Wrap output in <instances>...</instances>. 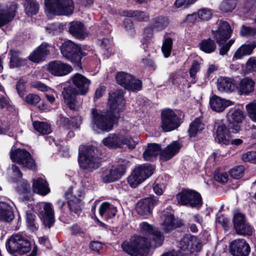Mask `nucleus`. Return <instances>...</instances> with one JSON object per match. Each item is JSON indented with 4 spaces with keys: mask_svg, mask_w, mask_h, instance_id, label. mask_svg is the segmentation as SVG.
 Wrapping results in <instances>:
<instances>
[{
    "mask_svg": "<svg viewBox=\"0 0 256 256\" xmlns=\"http://www.w3.org/2000/svg\"><path fill=\"white\" fill-rule=\"evenodd\" d=\"M234 104L230 100L222 98L216 95H213L210 100V106L211 109L216 112H222L226 108Z\"/></svg>",
    "mask_w": 256,
    "mask_h": 256,
    "instance_id": "27",
    "label": "nucleus"
},
{
    "mask_svg": "<svg viewBox=\"0 0 256 256\" xmlns=\"http://www.w3.org/2000/svg\"><path fill=\"white\" fill-rule=\"evenodd\" d=\"M61 120L62 122V126L66 130H69L71 128L76 127L77 123L66 117H61Z\"/></svg>",
    "mask_w": 256,
    "mask_h": 256,
    "instance_id": "64",
    "label": "nucleus"
},
{
    "mask_svg": "<svg viewBox=\"0 0 256 256\" xmlns=\"http://www.w3.org/2000/svg\"><path fill=\"white\" fill-rule=\"evenodd\" d=\"M16 190L20 195H22L21 198L22 202H31L34 200L30 185L27 180L22 179L17 186Z\"/></svg>",
    "mask_w": 256,
    "mask_h": 256,
    "instance_id": "28",
    "label": "nucleus"
},
{
    "mask_svg": "<svg viewBox=\"0 0 256 256\" xmlns=\"http://www.w3.org/2000/svg\"><path fill=\"white\" fill-rule=\"evenodd\" d=\"M16 10H0V28L11 22L16 16Z\"/></svg>",
    "mask_w": 256,
    "mask_h": 256,
    "instance_id": "42",
    "label": "nucleus"
},
{
    "mask_svg": "<svg viewBox=\"0 0 256 256\" xmlns=\"http://www.w3.org/2000/svg\"><path fill=\"white\" fill-rule=\"evenodd\" d=\"M26 221L27 227L32 232L37 231L39 228L38 220L36 214L30 210L26 212Z\"/></svg>",
    "mask_w": 256,
    "mask_h": 256,
    "instance_id": "40",
    "label": "nucleus"
},
{
    "mask_svg": "<svg viewBox=\"0 0 256 256\" xmlns=\"http://www.w3.org/2000/svg\"><path fill=\"white\" fill-rule=\"evenodd\" d=\"M250 250L248 243L244 238L233 240L229 245L230 253L232 256H248Z\"/></svg>",
    "mask_w": 256,
    "mask_h": 256,
    "instance_id": "16",
    "label": "nucleus"
},
{
    "mask_svg": "<svg viewBox=\"0 0 256 256\" xmlns=\"http://www.w3.org/2000/svg\"><path fill=\"white\" fill-rule=\"evenodd\" d=\"M122 250L131 256H146L151 247L148 238L136 234L130 238V242L124 241L121 244Z\"/></svg>",
    "mask_w": 256,
    "mask_h": 256,
    "instance_id": "5",
    "label": "nucleus"
},
{
    "mask_svg": "<svg viewBox=\"0 0 256 256\" xmlns=\"http://www.w3.org/2000/svg\"><path fill=\"white\" fill-rule=\"evenodd\" d=\"M235 80L227 77H221L218 80V88L221 92H232L234 90Z\"/></svg>",
    "mask_w": 256,
    "mask_h": 256,
    "instance_id": "36",
    "label": "nucleus"
},
{
    "mask_svg": "<svg viewBox=\"0 0 256 256\" xmlns=\"http://www.w3.org/2000/svg\"><path fill=\"white\" fill-rule=\"evenodd\" d=\"M198 18L200 20L207 21L210 20L212 16V14L210 9L208 8H202L199 9L197 12Z\"/></svg>",
    "mask_w": 256,
    "mask_h": 256,
    "instance_id": "56",
    "label": "nucleus"
},
{
    "mask_svg": "<svg viewBox=\"0 0 256 256\" xmlns=\"http://www.w3.org/2000/svg\"><path fill=\"white\" fill-rule=\"evenodd\" d=\"M190 201L188 206L192 208L200 209L203 204L202 198L200 193L195 190H194L192 196H190Z\"/></svg>",
    "mask_w": 256,
    "mask_h": 256,
    "instance_id": "46",
    "label": "nucleus"
},
{
    "mask_svg": "<svg viewBox=\"0 0 256 256\" xmlns=\"http://www.w3.org/2000/svg\"><path fill=\"white\" fill-rule=\"evenodd\" d=\"M256 82L250 77H245L239 82L237 90L241 95L248 96L254 91Z\"/></svg>",
    "mask_w": 256,
    "mask_h": 256,
    "instance_id": "30",
    "label": "nucleus"
},
{
    "mask_svg": "<svg viewBox=\"0 0 256 256\" xmlns=\"http://www.w3.org/2000/svg\"><path fill=\"white\" fill-rule=\"evenodd\" d=\"M256 48V42L253 41L252 43L242 44L238 48L235 52L233 58L236 60L241 59L243 56L250 55Z\"/></svg>",
    "mask_w": 256,
    "mask_h": 256,
    "instance_id": "34",
    "label": "nucleus"
},
{
    "mask_svg": "<svg viewBox=\"0 0 256 256\" xmlns=\"http://www.w3.org/2000/svg\"><path fill=\"white\" fill-rule=\"evenodd\" d=\"M238 0H223L220 5V10L223 12H232L236 8Z\"/></svg>",
    "mask_w": 256,
    "mask_h": 256,
    "instance_id": "49",
    "label": "nucleus"
},
{
    "mask_svg": "<svg viewBox=\"0 0 256 256\" xmlns=\"http://www.w3.org/2000/svg\"><path fill=\"white\" fill-rule=\"evenodd\" d=\"M154 166L150 164H144L136 166L132 171L140 178H143L144 182L154 174Z\"/></svg>",
    "mask_w": 256,
    "mask_h": 256,
    "instance_id": "32",
    "label": "nucleus"
},
{
    "mask_svg": "<svg viewBox=\"0 0 256 256\" xmlns=\"http://www.w3.org/2000/svg\"><path fill=\"white\" fill-rule=\"evenodd\" d=\"M161 127L164 132L172 131L180 126L182 122L180 116L170 109L163 110L161 114Z\"/></svg>",
    "mask_w": 256,
    "mask_h": 256,
    "instance_id": "13",
    "label": "nucleus"
},
{
    "mask_svg": "<svg viewBox=\"0 0 256 256\" xmlns=\"http://www.w3.org/2000/svg\"><path fill=\"white\" fill-rule=\"evenodd\" d=\"M80 95L77 89L73 86H68L64 88L62 96L64 102L70 110H74L76 100V96Z\"/></svg>",
    "mask_w": 256,
    "mask_h": 256,
    "instance_id": "24",
    "label": "nucleus"
},
{
    "mask_svg": "<svg viewBox=\"0 0 256 256\" xmlns=\"http://www.w3.org/2000/svg\"><path fill=\"white\" fill-rule=\"evenodd\" d=\"M14 218L12 208L5 202H0V220L10 222Z\"/></svg>",
    "mask_w": 256,
    "mask_h": 256,
    "instance_id": "33",
    "label": "nucleus"
},
{
    "mask_svg": "<svg viewBox=\"0 0 256 256\" xmlns=\"http://www.w3.org/2000/svg\"><path fill=\"white\" fill-rule=\"evenodd\" d=\"M182 146L178 140L172 141L163 149L160 144H148L143 153V157L146 160L154 161L159 155L162 161L167 162L179 152Z\"/></svg>",
    "mask_w": 256,
    "mask_h": 256,
    "instance_id": "2",
    "label": "nucleus"
},
{
    "mask_svg": "<svg viewBox=\"0 0 256 256\" xmlns=\"http://www.w3.org/2000/svg\"><path fill=\"white\" fill-rule=\"evenodd\" d=\"M232 222L234 230L237 234L243 236L252 235V228L246 222L244 214L240 212L235 213L233 216Z\"/></svg>",
    "mask_w": 256,
    "mask_h": 256,
    "instance_id": "14",
    "label": "nucleus"
},
{
    "mask_svg": "<svg viewBox=\"0 0 256 256\" xmlns=\"http://www.w3.org/2000/svg\"><path fill=\"white\" fill-rule=\"evenodd\" d=\"M244 170L243 166H237L230 170L229 174L232 178L238 180L244 176Z\"/></svg>",
    "mask_w": 256,
    "mask_h": 256,
    "instance_id": "52",
    "label": "nucleus"
},
{
    "mask_svg": "<svg viewBox=\"0 0 256 256\" xmlns=\"http://www.w3.org/2000/svg\"><path fill=\"white\" fill-rule=\"evenodd\" d=\"M48 70L54 76H63L70 73L73 68L68 64L60 60H55L48 63Z\"/></svg>",
    "mask_w": 256,
    "mask_h": 256,
    "instance_id": "18",
    "label": "nucleus"
},
{
    "mask_svg": "<svg viewBox=\"0 0 256 256\" xmlns=\"http://www.w3.org/2000/svg\"><path fill=\"white\" fill-rule=\"evenodd\" d=\"M158 201L152 198L142 199L136 204V210L141 216L150 214L152 212L154 206L157 204Z\"/></svg>",
    "mask_w": 256,
    "mask_h": 256,
    "instance_id": "23",
    "label": "nucleus"
},
{
    "mask_svg": "<svg viewBox=\"0 0 256 256\" xmlns=\"http://www.w3.org/2000/svg\"><path fill=\"white\" fill-rule=\"evenodd\" d=\"M60 49L62 56L72 63L76 70H83L82 60L87 56V53L83 51L80 44L68 40L62 44Z\"/></svg>",
    "mask_w": 256,
    "mask_h": 256,
    "instance_id": "4",
    "label": "nucleus"
},
{
    "mask_svg": "<svg viewBox=\"0 0 256 256\" xmlns=\"http://www.w3.org/2000/svg\"><path fill=\"white\" fill-rule=\"evenodd\" d=\"M142 83L141 80L136 79L132 76V80H130L128 81L124 88L133 92H137L142 90Z\"/></svg>",
    "mask_w": 256,
    "mask_h": 256,
    "instance_id": "47",
    "label": "nucleus"
},
{
    "mask_svg": "<svg viewBox=\"0 0 256 256\" xmlns=\"http://www.w3.org/2000/svg\"><path fill=\"white\" fill-rule=\"evenodd\" d=\"M179 244L181 250L186 255L199 252L200 250V246L196 242V238L191 234L184 236Z\"/></svg>",
    "mask_w": 256,
    "mask_h": 256,
    "instance_id": "15",
    "label": "nucleus"
},
{
    "mask_svg": "<svg viewBox=\"0 0 256 256\" xmlns=\"http://www.w3.org/2000/svg\"><path fill=\"white\" fill-rule=\"evenodd\" d=\"M132 75L124 72H118L116 76V82L124 88L128 81L132 80Z\"/></svg>",
    "mask_w": 256,
    "mask_h": 256,
    "instance_id": "51",
    "label": "nucleus"
},
{
    "mask_svg": "<svg viewBox=\"0 0 256 256\" xmlns=\"http://www.w3.org/2000/svg\"><path fill=\"white\" fill-rule=\"evenodd\" d=\"M198 0H176L174 6L176 8L186 10L189 8L192 4H194Z\"/></svg>",
    "mask_w": 256,
    "mask_h": 256,
    "instance_id": "55",
    "label": "nucleus"
},
{
    "mask_svg": "<svg viewBox=\"0 0 256 256\" xmlns=\"http://www.w3.org/2000/svg\"><path fill=\"white\" fill-rule=\"evenodd\" d=\"M49 13L53 15L70 16L74 12L73 0H44Z\"/></svg>",
    "mask_w": 256,
    "mask_h": 256,
    "instance_id": "8",
    "label": "nucleus"
},
{
    "mask_svg": "<svg viewBox=\"0 0 256 256\" xmlns=\"http://www.w3.org/2000/svg\"><path fill=\"white\" fill-rule=\"evenodd\" d=\"M246 108L249 117L254 122H256V104L252 102L248 104Z\"/></svg>",
    "mask_w": 256,
    "mask_h": 256,
    "instance_id": "61",
    "label": "nucleus"
},
{
    "mask_svg": "<svg viewBox=\"0 0 256 256\" xmlns=\"http://www.w3.org/2000/svg\"><path fill=\"white\" fill-rule=\"evenodd\" d=\"M242 161L256 164V151H248L243 154L241 156Z\"/></svg>",
    "mask_w": 256,
    "mask_h": 256,
    "instance_id": "58",
    "label": "nucleus"
},
{
    "mask_svg": "<svg viewBox=\"0 0 256 256\" xmlns=\"http://www.w3.org/2000/svg\"><path fill=\"white\" fill-rule=\"evenodd\" d=\"M6 246L10 254L22 255L30 251L32 243L22 234H12L6 240Z\"/></svg>",
    "mask_w": 256,
    "mask_h": 256,
    "instance_id": "6",
    "label": "nucleus"
},
{
    "mask_svg": "<svg viewBox=\"0 0 256 256\" xmlns=\"http://www.w3.org/2000/svg\"><path fill=\"white\" fill-rule=\"evenodd\" d=\"M44 210L40 212L38 216L44 228H50L54 224V211L51 203L45 202Z\"/></svg>",
    "mask_w": 256,
    "mask_h": 256,
    "instance_id": "19",
    "label": "nucleus"
},
{
    "mask_svg": "<svg viewBox=\"0 0 256 256\" xmlns=\"http://www.w3.org/2000/svg\"><path fill=\"white\" fill-rule=\"evenodd\" d=\"M200 70V66L199 62L196 60H194L190 69V75L192 78L191 82L192 83L195 84L196 82V74Z\"/></svg>",
    "mask_w": 256,
    "mask_h": 256,
    "instance_id": "57",
    "label": "nucleus"
},
{
    "mask_svg": "<svg viewBox=\"0 0 256 256\" xmlns=\"http://www.w3.org/2000/svg\"><path fill=\"white\" fill-rule=\"evenodd\" d=\"M173 40L172 38L168 37L164 39L162 46V51L165 58H168L172 52Z\"/></svg>",
    "mask_w": 256,
    "mask_h": 256,
    "instance_id": "50",
    "label": "nucleus"
},
{
    "mask_svg": "<svg viewBox=\"0 0 256 256\" xmlns=\"http://www.w3.org/2000/svg\"><path fill=\"white\" fill-rule=\"evenodd\" d=\"M214 38L218 44L226 42L232 36V30L229 23L226 21L221 22L216 30H212Z\"/></svg>",
    "mask_w": 256,
    "mask_h": 256,
    "instance_id": "17",
    "label": "nucleus"
},
{
    "mask_svg": "<svg viewBox=\"0 0 256 256\" xmlns=\"http://www.w3.org/2000/svg\"><path fill=\"white\" fill-rule=\"evenodd\" d=\"M126 92L122 89H116L108 92V110L113 112L116 115H120L126 109V100L124 96Z\"/></svg>",
    "mask_w": 256,
    "mask_h": 256,
    "instance_id": "10",
    "label": "nucleus"
},
{
    "mask_svg": "<svg viewBox=\"0 0 256 256\" xmlns=\"http://www.w3.org/2000/svg\"><path fill=\"white\" fill-rule=\"evenodd\" d=\"M124 25L126 30L131 36H134L136 32L132 21L129 18H126L124 21Z\"/></svg>",
    "mask_w": 256,
    "mask_h": 256,
    "instance_id": "62",
    "label": "nucleus"
},
{
    "mask_svg": "<svg viewBox=\"0 0 256 256\" xmlns=\"http://www.w3.org/2000/svg\"><path fill=\"white\" fill-rule=\"evenodd\" d=\"M10 54V67L11 68H20L24 66L27 64V60L20 58L19 55L20 53L18 50H10L9 52Z\"/></svg>",
    "mask_w": 256,
    "mask_h": 256,
    "instance_id": "37",
    "label": "nucleus"
},
{
    "mask_svg": "<svg viewBox=\"0 0 256 256\" xmlns=\"http://www.w3.org/2000/svg\"><path fill=\"white\" fill-rule=\"evenodd\" d=\"M155 248L162 246L164 242V234L158 228L150 236Z\"/></svg>",
    "mask_w": 256,
    "mask_h": 256,
    "instance_id": "48",
    "label": "nucleus"
},
{
    "mask_svg": "<svg viewBox=\"0 0 256 256\" xmlns=\"http://www.w3.org/2000/svg\"><path fill=\"white\" fill-rule=\"evenodd\" d=\"M143 178H140L138 175L135 173H134L133 171H132L131 174L127 178L128 183L132 188H136L138 185L143 182Z\"/></svg>",
    "mask_w": 256,
    "mask_h": 256,
    "instance_id": "53",
    "label": "nucleus"
},
{
    "mask_svg": "<svg viewBox=\"0 0 256 256\" xmlns=\"http://www.w3.org/2000/svg\"><path fill=\"white\" fill-rule=\"evenodd\" d=\"M26 102L31 105H36L40 100V96L36 94H29L26 96Z\"/></svg>",
    "mask_w": 256,
    "mask_h": 256,
    "instance_id": "63",
    "label": "nucleus"
},
{
    "mask_svg": "<svg viewBox=\"0 0 256 256\" xmlns=\"http://www.w3.org/2000/svg\"><path fill=\"white\" fill-rule=\"evenodd\" d=\"M194 192L193 190L189 188H183L182 191L179 192L176 195V198L178 203L184 206H188L190 203V196Z\"/></svg>",
    "mask_w": 256,
    "mask_h": 256,
    "instance_id": "41",
    "label": "nucleus"
},
{
    "mask_svg": "<svg viewBox=\"0 0 256 256\" xmlns=\"http://www.w3.org/2000/svg\"><path fill=\"white\" fill-rule=\"evenodd\" d=\"M214 136L215 140L220 144L230 145L231 133L236 134L233 130L230 122L226 120H217L214 122Z\"/></svg>",
    "mask_w": 256,
    "mask_h": 256,
    "instance_id": "7",
    "label": "nucleus"
},
{
    "mask_svg": "<svg viewBox=\"0 0 256 256\" xmlns=\"http://www.w3.org/2000/svg\"><path fill=\"white\" fill-rule=\"evenodd\" d=\"M91 127L98 134L108 132L112 130L117 124L120 118L111 110L102 111L92 108L90 112Z\"/></svg>",
    "mask_w": 256,
    "mask_h": 256,
    "instance_id": "1",
    "label": "nucleus"
},
{
    "mask_svg": "<svg viewBox=\"0 0 256 256\" xmlns=\"http://www.w3.org/2000/svg\"><path fill=\"white\" fill-rule=\"evenodd\" d=\"M122 15L124 16L134 18L138 22H147L150 18L148 13L139 10H123Z\"/></svg>",
    "mask_w": 256,
    "mask_h": 256,
    "instance_id": "38",
    "label": "nucleus"
},
{
    "mask_svg": "<svg viewBox=\"0 0 256 256\" xmlns=\"http://www.w3.org/2000/svg\"><path fill=\"white\" fill-rule=\"evenodd\" d=\"M33 192L42 196H45L50 192L47 181L40 178L34 180L32 184Z\"/></svg>",
    "mask_w": 256,
    "mask_h": 256,
    "instance_id": "31",
    "label": "nucleus"
},
{
    "mask_svg": "<svg viewBox=\"0 0 256 256\" xmlns=\"http://www.w3.org/2000/svg\"><path fill=\"white\" fill-rule=\"evenodd\" d=\"M199 46L202 51L206 54H211L216 48L214 40L210 38L202 40L199 44Z\"/></svg>",
    "mask_w": 256,
    "mask_h": 256,
    "instance_id": "43",
    "label": "nucleus"
},
{
    "mask_svg": "<svg viewBox=\"0 0 256 256\" xmlns=\"http://www.w3.org/2000/svg\"><path fill=\"white\" fill-rule=\"evenodd\" d=\"M48 44L42 43L34 50L29 56L28 59L32 62L38 63L44 60L50 51L47 48Z\"/></svg>",
    "mask_w": 256,
    "mask_h": 256,
    "instance_id": "29",
    "label": "nucleus"
},
{
    "mask_svg": "<svg viewBox=\"0 0 256 256\" xmlns=\"http://www.w3.org/2000/svg\"><path fill=\"white\" fill-rule=\"evenodd\" d=\"M161 218L163 220L164 232L169 233L173 230L184 225L182 220L176 218L174 211L170 206H168L161 213Z\"/></svg>",
    "mask_w": 256,
    "mask_h": 256,
    "instance_id": "12",
    "label": "nucleus"
},
{
    "mask_svg": "<svg viewBox=\"0 0 256 256\" xmlns=\"http://www.w3.org/2000/svg\"><path fill=\"white\" fill-rule=\"evenodd\" d=\"M140 228L142 233L149 236H150L158 228L146 222H142L140 224Z\"/></svg>",
    "mask_w": 256,
    "mask_h": 256,
    "instance_id": "54",
    "label": "nucleus"
},
{
    "mask_svg": "<svg viewBox=\"0 0 256 256\" xmlns=\"http://www.w3.org/2000/svg\"><path fill=\"white\" fill-rule=\"evenodd\" d=\"M32 125L34 130L42 135L48 134L52 132L50 125L46 122L36 120L33 122Z\"/></svg>",
    "mask_w": 256,
    "mask_h": 256,
    "instance_id": "45",
    "label": "nucleus"
},
{
    "mask_svg": "<svg viewBox=\"0 0 256 256\" xmlns=\"http://www.w3.org/2000/svg\"><path fill=\"white\" fill-rule=\"evenodd\" d=\"M10 158L13 162L22 165L24 168L30 170H35L36 168V160L25 148H16L14 150L12 149Z\"/></svg>",
    "mask_w": 256,
    "mask_h": 256,
    "instance_id": "11",
    "label": "nucleus"
},
{
    "mask_svg": "<svg viewBox=\"0 0 256 256\" xmlns=\"http://www.w3.org/2000/svg\"><path fill=\"white\" fill-rule=\"evenodd\" d=\"M84 24L79 21H73L70 23L68 32L75 38L82 40L87 36Z\"/></svg>",
    "mask_w": 256,
    "mask_h": 256,
    "instance_id": "26",
    "label": "nucleus"
},
{
    "mask_svg": "<svg viewBox=\"0 0 256 256\" xmlns=\"http://www.w3.org/2000/svg\"><path fill=\"white\" fill-rule=\"evenodd\" d=\"M102 144L109 148L116 149L122 148L123 145H126L128 148L132 150L138 143L130 136L114 133L104 138Z\"/></svg>",
    "mask_w": 256,
    "mask_h": 256,
    "instance_id": "9",
    "label": "nucleus"
},
{
    "mask_svg": "<svg viewBox=\"0 0 256 256\" xmlns=\"http://www.w3.org/2000/svg\"><path fill=\"white\" fill-rule=\"evenodd\" d=\"M214 178L218 182L226 183L228 181V174L226 172H220L218 169H216L214 173Z\"/></svg>",
    "mask_w": 256,
    "mask_h": 256,
    "instance_id": "60",
    "label": "nucleus"
},
{
    "mask_svg": "<svg viewBox=\"0 0 256 256\" xmlns=\"http://www.w3.org/2000/svg\"><path fill=\"white\" fill-rule=\"evenodd\" d=\"M128 166L126 164H120L116 166H112L108 174L102 177L104 183L108 184L117 181L125 174Z\"/></svg>",
    "mask_w": 256,
    "mask_h": 256,
    "instance_id": "21",
    "label": "nucleus"
},
{
    "mask_svg": "<svg viewBox=\"0 0 256 256\" xmlns=\"http://www.w3.org/2000/svg\"><path fill=\"white\" fill-rule=\"evenodd\" d=\"M244 112L238 108H231L226 114V120L230 122L234 132H238L241 128L242 124L245 118Z\"/></svg>",
    "mask_w": 256,
    "mask_h": 256,
    "instance_id": "20",
    "label": "nucleus"
},
{
    "mask_svg": "<svg viewBox=\"0 0 256 256\" xmlns=\"http://www.w3.org/2000/svg\"><path fill=\"white\" fill-rule=\"evenodd\" d=\"M97 147L89 145L79 151L78 162L80 167L86 172H92L100 166Z\"/></svg>",
    "mask_w": 256,
    "mask_h": 256,
    "instance_id": "3",
    "label": "nucleus"
},
{
    "mask_svg": "<svg viewBox=\"0 0 256 256\" xmlns=\"http://www.w3.org/2000/svg\"><path fill=\"white\" fill-rule=\"evenodd\" d=\"M246 70L248 73L256 72V57H250L248 60Z\"/></svg>",
    "mask_w": 256,
    "mask_h": 256,
    "instance_id": "59",
    "label": "nucleus"
},
{
    "mask_svg": "<svg viewBox=\"0 0 256 256\" xmlns=\"http://www.w3.org/2000/svg\"><path fill=\"white\" fill-rule=\"evenodd\" d=\"M151 26L157 30H162L168 24V19L164 16H159L152 18L150 21Z\"/></svg>",
    "mask_w": 256,
    "mask_h": 256,
    "instance_id": "44",
    "label": "nucleus"
},
{
    "mask_svg": "<svg viewBox=\"0 0 256 256\" xmlns=\"http://www.w3.org/2000/svg\"><path fill=\"white\" fill-rule=\"evenodd\" d=\"M24 12L28 16L36 14L40 9V4L36 0H25Z\"/></svg>",
    "mask_w": 256,
    "mask_h": 256,
    "instance_id": "39",
    "label": "nucleus"
},
{
    "mask_svg": "<svg viewBox=\"0 0 256 256\" xmlns=\"http://www.w3.org/2000/svg\"><path fill=\"white\" fill-rule=\"evenodd\" d=\"M72 80L80 95L88 93L91 83L89 79L80 73H76L72 76Z\"/></svg>",
    "mask_w": 256,
    "mask_h": 256,
    "instance_id": "22",
    "label": "nucleus"
},
{
    "mask_svg": "<svg viewBox=\"0 0 256 256\" xmlns=\"http://www.w3.org/2000/svg\"><path fill=\"white\" fill-rule=\"evenodd\" d=\"M205 125L202 122L200 117L196 118L190 124L188 130V135L190 138H194L197 134L204 130Z\"/></svg>",
    "mask_w": 256,
    "mask_h": 256,
    "instance_id": "35",
    "label": "nucleus"
},
{
    "mask_svg": "<svg viewBox=\"0 0 256 256\" xmlns=\"http://www.w3.org/2000/svg\"><path fill=\"white\" fill-rule=\"evenodd\" d=\"M65 195L68 200L66 204L70 214L74 216H79L82 212L81 200L75 196H72L69 192H66Z\"/></svg>",
    "mask_w": 256,
    "mask_h": 256,
    "instance_id": "25",
    "label": "nucleus"
}]
</instances>
